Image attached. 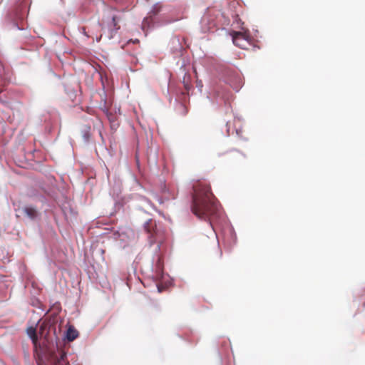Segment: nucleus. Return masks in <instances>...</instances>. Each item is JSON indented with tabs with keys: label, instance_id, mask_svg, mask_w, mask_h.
<instances>
[{
	"label": "nucleus",
	"instance_id": "nucleus-2",
	"mask_svg": "<svg viewBox=\"0 0 365 365\" xmlns=\"http://www.w3.org/2000/svg\"><path fill=\"white\" fill-rule=\"evenodd\" d=\"M144 229L148 234L150 245L160 243L163 238V232L157 226L155 220L150 219L144 225Z\"/></svg>",
	"mask_w": 365,
	"mask_h": 365
},
{
	"label": "nucleus",
	"instance_id": "nucleus-7",
	"mask_svg": "<svg viewBox=\"0 0 365 365\" xmlns=\"http://www.w3.org/2000/svg\"><path fill=\"white\" fill-rule=\"evenodd\" d=\"M27 334L31 339L33 344L36 346L38 341V335L36 330L33 327H30L27 329Z\"/></svg>",
	"mask_w": 365,
	"mask_h": 365
},
{
	"label": "nucleus",
	"instance_id": "nucleus-9",
	"mask_svg": "<svg viewBox=\"0 0 365 365\" xmlns=\"http://www.w3.org/2000/svg\"><path fill=\"white\" fill-rule=\"evenodd\" d=\"M119 21V19L117 16H113L112 17V21L113 24V27L115 30H118L120 29V26L118 25V22Z\"/></svg>",
	"mask_w": 365,
	"mask_h": 365
},
{
	"label": "nucleus",
	"instance_id": "nucleus-14",
	"mask_svg": "<svg viewBox=\"0 0 365 365\" xmlns=\"http://www.w3.org/2000/svg\"><path fill=\"white\" fill-rule=\"evenodd\" d=\"M2 92V89L0 88V93Z\"/></svg>",
	"mask_w": 365,
	"mask_h": 365
},
{
	"label": "nucleus",
	"instance_id": "nucleus-4",
	"mask_svg": "<svg viewBox=\"0 0 365 365\" xmlns=\"http://www.w3.org/2000/svg\"><path fill=\"white\" fill-rule=\"evenodd\" d=\"M49 360L51 365H70L67 359V355L63 351L51 354Z\"/></svg>",
	"mask_w": 365,
	"mask_h": 365
},
{
	"label": "nucleus",
	"instance_id": "nucleus-11",
	"mask_svg": "<svg viewBox=\"0 0 365 365\" xmlns=\"http://www.w3.org/2000/svg\"><path fill=\"white\" fill-rule=\"evenodd\" d=\"M184 86H185V90H186L187 92L189 91V90H190V88H191V86H190L188 83H185V81H184Z\"/></svg>",
	"mask_w": 365,
	"mask_h": 365
},
{
	"label": "nucleus",
	"instance_id": "nucleus-5",
	"mask_svg": "<svg viewBox=\"0 0 365 365\" xmlns=\"http://www.w3.org/2000/svg\"><path fill=\"white\" fill-rule=\"evenodd\" d=\"M78 336V331L73 326H69L66 331V339L69 341L75 340Z\"/></svg>",
	"mask_w": 365,
	"mask_h": 365
},
{
	"label": "nucleus",
	"instance_id": "nucleus-3",
	"mask_svg": "<svg viewBox=\"0 0 365 365\" xmlns=\"http://www.w3.org/2000/svg\"><path fill=\"white\" fill-rule=\"evenodd\" d=\"M230 35L232 38L233 43L242 49H247L250 45L252 40L248 31H232Z\"/></svg>",
	"mask_w": 365,
	"mask_h": 365
},
{
	"label": "nucleus",
	"instance_id": "nucleus-1",
	"mask_svg": "<svg viewBox=\"0 0 365 365\" xmlns=\"http://www.w3.org/2000/svg\"><path fill=\"white\" fill-rule=\"evenodd\" d=\"M191 209L195 215L204 220L217 213V204L209 185L197 182L193 185Z\"/></svg>",
	"mask_w": 365,
	"mask_h": 365
},
{
	"label": "nucleus",
	"instance_id": "nucleus-8",
	"mask_svg": "<svg viewBox=\"0 0 365 365\" xmlns=\"http://www.w3.org/2000/svg\"><path fill=\"white\" fill-rule=\"evenodd\" d=\"M48 329V324L46 323L45 322H42L40 325H39V328H38V334L41 336V337H44L46 338V335L48 334V331H46Z\"/></svg>",
	"mask_w": 365,
	"mask_h": 365
},
{
	"label": "nucleus",
	"instance_id": "nucleus-12",
	"mask_svg": "<svg viewBox=\"0 0 365 365\" xmlns=\"http://www.w3.org/2000/svg\"><path fill=\"white\" fill-rule=\"evenodd\" d=\"M83 136H84V138H85V139H86V140L88 139V138H89L88 130H86V133H85V134H84V135H83Z\"/></svg>",
	"mask_w": 365,
	"mask_h": 365
},
{
	"label": "nucleus",
	"instance_id": "nucleus-10",
	"mask_svg": "<svg viewBox=\"0 0 365 365\" xmlns=\"http://www.w3.org/2000/svg\"><path fill=\"white\" fill-rule=\"evenodd\" d=\"M160 9V6H155L153 8V9L152 10L151 12L153 13V15H156L159 12Z\"/></svg>",
	"mask_w": 365,
	"mask_h": 365
},
{
	"label": "nucleus",
	"instance_id": "nucleus-6",
	"mask_svg": "<svg viewBox=\"0 0 365 365\" xmlns=\"http://www.w3.org/2000/svg\"><path fill=\"white\" fill-rule=\"evenodd\" d=\"M23 211L24 214L31 220H34L38 215L37 210L31 206L24 207Z\"/></svg>",
	"mask_w": 365,
	"mask_h": 365
},
{
	"label": "nucleus",
	"instance_id": "nucleus-13",
	"mask_svg": "<svg viewBox=\"0 0 365 365\" xmlns=\"http://www.w3.org/2000/svg\"><path fill=\"white\" fill-rule=\"evenodd\" d=\"M38 365H42L41 362H38Z\"/></svg>",
	"mask_w": 365,
	"mask_h": 365
}]
</instances>
